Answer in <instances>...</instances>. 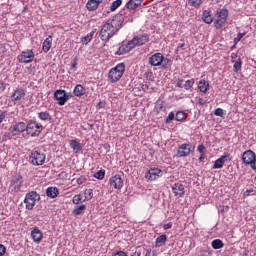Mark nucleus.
I'll use <instances>...</instances> for the list:
<instances>
[{
  "instance_id": "e433bc0d",
  "label": "nucleus",
  "mask_w": 256,
  "mask_h": 256,
  "mask_svg": "<svg viewBox=\"0 0 256 256\" xmlns=\"http://www.w3.org/2000/svg\"><path fill=\"white\" fill-rule=\"evenodd\" d=\"M93 35H95V30H93L90 34L82 38L83 45H87L91 41V39H93Z\"/></svg>"
},
{
  "instance_id": "37998d69",
  "label": "nucleus",
  "mask_w": 256,
  "mask_h": 256,
  "mask_svg": "<svg viewBox=\"0 0 256 256\" xmlns=\"http://www.w3.org/2000/svg\"><path fill=\"white\" fill-rule=\"evenodd\" d=\"M79 61V57H75L72 61V65L70 67V71H77V62Z\"/></svg>"
},
{
  "instance_id": "c9c22d12",
  "label": "nucleus",
  "mask_w": 256,
  "mask_h": 256,
  "mask_svg": "<svg viewBox=\"0 0 256 256\" xmlns=\"http://www.w3.org/2000/svg\"><path fill=\"white\" fill-rule=\"evenodd\" d=\"M184 119H187V114L183 111H178L175 115V120L184 121Z\"/></svg>"
},
{
  "instance_id": "4c0bfd02",
  "label": "nucleus",
  "mask_w": 256,
  "mask_h": 256,
  "mask_svg": "<svg viewBox=\"0 0 256 256\" xmlns=\"http://www.w3.org/2000/svg\"><path fill=\"white\" fill-rule=\"evenodd\" d=\"M15 135H17V133L14 131L5 132L2 141H7V139L11 140Z\"/></svg>"
},
{
  "instance_id": "6e6552de",
  "label": "nucleus",
  "mask_w": 256,
  "mask_h": 256,
  "mask_svg": "<svg viewBox=\"0 0 256 256\" xmlns=\"http://www.w3.org/2000/svg\"><path fill=\"white\" fill-rule=\"evenodd\" d=\"M242 161L245 165H250L252 169H256V156L253 150H247L242 154Z\"/></svg>"
},
{
  "instance_id": "20e7f679",
  "label": "nucleus",
  "mask_w": 256,
  "mask_h": 256,
  "mask_svg": "<svg viewBox=\"0 0 256 256\" xmlns=\"http://www.w3.org/2000/svg\"><path fill=\"white\" fill-rule=\"evenodd\" d=\"M217 19L214 21L215 29H221L225 23H227V17H229V11L227 9H217L216 10Z\"/></svg>"
},
{
  "instance_id": "dca6fc26",
  "label": "nucleus",
  "mask_w": 256,
  "mask_h": 256,
  "mask_svg": "<svg viewBox=\"0 0 256 256\" xmlns=\"http://www.w3.org/2000/svg\"><path fill=\"white\" fill-rule=\"evenodd\" d=\"M161 175H162L161 169L151 168L145 175V178L149 179L150 181H155V179H158V177H161Z\"/></svg>"
},
{
  "instance_id": "423d86ee",
  "label": "nucleus",
  "mask_w": 256,
  "mask_h": 256,
  "mask_svg": "<svg viewBox=\"0 0 256 256\" xmlns=\"http://www.w3.org/2000/svg\"><path fill=\"white\" fill-rule=\"evenodd\" d=\"M115 30L114 28L111 26V23L109 22V20L102 26L101 30H100V38L102 39V41H109V39H111V37H113L115 35Z\"/></svg>"
},
{
  "instance_id": "5fc2aeb1",
  "label": "nucleus",
  "mask_w": 256,
  "mask_h": 256,
  "mask_svg": "<svg viewBox=\"0 0 256 256\" xmlns=\"http://www.w3.org/2000/svg\"><path fill=\"white\" fill-rule=\"evenodd\" d=\"M7 89V84L3 81H0V91H5Z\"/></svg>"
},
{
  "instance_id": "f257e3e1",
  "label": "nucleus",
  "mask_w": 256,
  "mask_h": 256,
  "mask_svg": "<svg viewBox=\"0 0 256 256\" xmlns=\"http://www.w3.org/2000/svg\"><path fill=\"white\" fill-rule=\"evenodd\" d=\"M146 43H149V34L135 36L127 44H123L122 46H120L116 52V55H125V53H129V51H131L132 49H135L136 47H141Z\"/></svg>"
},
{
  "instance_id": "c03bdc74",
  "label": "nucleus",
  "mask_w": 256,
  "mask_h": 256,
  "mask_svg": "<svg viewBox=\"0 0 256 256\" xmlns=\"http://www.w3.org/2000/svg\"><path fill=\"white\" fill-rule=\"evenodd\" d=\"M243 37H245V32L238 33L237 37L234 38V46L233 47H235V45H237V43H239V41H241V39H243Z\"/></svg>"
},
{
  "instance_id": "338daca9",
  "label": "nucleus",
  "mask_w": 256,
  "mask_h": 256,
  "mask_svg": "<svg viewBox=\"0 0 256 256\" xmlns=\"http://www.w3.org/2000/svg\"><path fill=\"white\" fill-rule=\"evenodd\" d=\"M200 256H211V253H208V252H202Z\"/></svg>"
},
{
  "instance_id": "6e6d98bb",
  "label": "nucleus",
  "mask_w": 256,
  "mask_h": 256,
  "mask_svg": "<svg viewBox=\"0 0 256 256\" xmlns=\"http://www.w3.org/2000/svg\"><path fill=\"white\" fill-rule=\"evenodd\" d=\"M176 87H179L180 89H183V87H185V85H183V79L177 81Z\"/></svg>"
},
{
  "instance_id": "680f3d73",
  "label": "nucleus",
  "mask_w": 256,
  "mask_h": 256,
  "mask_svg": "<svg viewBox=\"0 0 256 256\" xmlns=\"http://www.w3.org/2000/svg\"><path fill=\"white\" fill-rule=\"evenodd\" d=\"M251 193H253V189L246 190V191L244 192V195H245V197H249V195H251Z\"/></svg>"
},
{
  "instance_id": "bb28decb",
  "label": "nucleus",
  "mask_w": 256,
  "mask_h": 256,
  "mask_svg": "<svg viewBox=\"0 0 256 256\" xmlns=\"http://www.w3.org/2000/svg\"><path fill=\"white\" fill-rule=\"evenodd\" d=\"M202 19L204 23H207V25H211V23H213V16L211 15V11L205 10L203 12Z\"/></svg>"
},
{
  "instance_id": "09e8293b",
  "label": "nucleus",
  "mask_w": 256,
  "mask_h": 256,
  "mask_svg": "<svg viewBox=\"0 0 256 256\" xmlns=\"http://www.w3.org/2000/svg\"><path fill=\"white\" fill-rule=\"evenodd\" d=\"M81 199H82L81 195H75V196L73 197V203H74V205H79V203H81Z\"/></svg>"
},
{
  "instance_id": "9b49d317",
  "label": "nucleus",
  "mask_w": 256,
  "mask_h": 256,
  "mask_svg": "<svg viewBox=\"0 0 256 256\" xmlns=\"http://www.w3.org/2000/svg\"><path fill=\"white\" fill-rule=\"evenodd\" d=\"M191 151H195V147L191 150V144H182L178 147L176 157H189L191 155Z\"/></svg>"
},
{
  "instance_id": "2f4dec72",
  "label": "nucleus",
  "mask_w": 256,
  "mask_h": 256,
  "mask_svg": "<svg viewBox=\"0 0 256 256\" xmlns=\"http://www.w3.org/2000/svg\"><path fill=\"white\" fill-rule=\"evenodd\" d=\"M171 65H173V61H171V59L165 58L163 56V61H162V64H161V68L162 69H169V67H171Z\"/></svg>"
},
{
  "instance_id": "b1692460",
  "label": "nucleus",
  "mask_w": 256,
  "mask_h": 256,
  "mask_svg": "<svg viewBox=\"0 0 256 256\" xmlns=\"http://www.w3.org/2000/svg\"><path fill=\"white\" fill-rule=\"evenodd\" d=\"M227 155L221 156L218 158L213 165V169H221L223 168V165H225V161H227Z\"/></svg>"
},
{
  "instance_id": "ea45409f",
  "label": "nucleus",
  "mask_w": 256,
  "mask_h": 256,
  "mask_svg": "<svg viewBox=\"0 0 256 256\" xmlns=\"http://www.w3.org/2000/svg\"><path fill=\"white\" fill-rule=\"evenodd\" d=\"M193 85H195V79L192 78L185 82L184 89H186V91H189V89H191L193 87Z\"/></svg>"
},
{
  "instance_id": "4468645a",
  "label": "nucleus",
  "mask_w": 256,
  "mask_h": 256,
  "mask_svg": "<svg viewBox=\"0 0 256 256\" xmlns=\"http://www.w3.org/2000/svg\"><path fill=\"white\" fill-rule=\"evenodd\" d=\"M163 63V55L161 53H155L149 58V65L152 67H159Z\"/></svg>"
},
{
  "instance_id": "f704fd0d",
  "label": "nucleus",
  "mask_w": 256,
  "mask_h": 256,
  "mask_svg": "<svg viewBox=\"0 0 256 256\" xmlns=\"http://www.w3.org/2000/svg\"><path fill=\"white\" fill-rule=\"evenodd\" d=\"M122 3L123 0H115L110 6V11H117V9L121 7Z\"/></svg>"
},
{
  "instance_id": "e2e57ef3",
  "label": "nucleus",
  "mask_w": 256,
  "mask_h": 256,
  "mask_svg": "<svg viewBox=\"0 0 256 256\" xmlns=\"http://www.w3.org/2000/svg\"><path fill=\"white\" fill-rule=\"evenodd\" d=\"M183 47H185V43H179L177 48H176V51L178 52L179 49H183Z\"/></svg>"
},
{
  "instance_id": "13d9d810",
  "label": "nucleus",
  "mask_w": 256,
  "mask_h": 256,
  "mask_svg": "<svg viewBox=\"0 0 256 256\" xmlns=\"http://www.w3.org/2000/svg\"><path fill=\"white\" fill-rule=\"evenodd\" d=\"M77 183H78V185H83V183H85V177L78 178Z\"/></svg>"
},
{
  "instance_id": "603ef678",
  "label": "nucleus",
  "mask_w": 256,
  "mask_h": 256,
  "mask_svg": "<svg viewBox=\"0 0 256 256\" xmlns=\"http://www.w3.org/2000/svg\"><path fill=\"white\" fill-rule=\"evenodd\" d=\"M146 78L148 79V81H154V79H155V77H153L152 72H147L146 73Z\"/></svg>"
},
{
  "instance_id": "a19ab883",
  "label": "nucleus",
  "mask_w": 256,
  "mask_h": 256,
  "mask_svg": "<svg viewBox=\"0 0 256 256\" xmlns=\"http://www.w3.org/2000/svg\"><path fill=\"white\" fill-rule=\"evenodd\" d=\"M214 115L216 117H225L226 113L225 110H223L222 108H217L216 110H214Z\"/></svg>"
},
{
  "instance_id": "ddd939ff",
  "label": "nucleus",
  "mask_w": 256,
  "mask_h": 256,
  "mask_svg": "<svg viewBox=\"0 0 256 256\" xmlns=\"http://www.w3.org/2000/svg\"><path fill=\"white\" fill-rule=\"evenodd\" d=\"M66 91L58 89L54 92V99L58 101V105L63 106L67 103V97L65 96Z\"/></svg>"
},
{
  "instance_id": "a878e982",
  "label": "nucleus",
  "mask_w": 256,
  "mask_h": 256,
  "mask_svg": "<svg viewBox=\"0 0 256 256\" xmlns=\"http://www.w3.org/2000/svg\"><path fill=\"white\" fill-rule=\"evenodd\" d=\"M38 119H40V121H44L45 123L47 121H53V117H51V114L47 111L39 112L38 113Z\"/></svg>"
},
{
  "instance_id": "79ce46f5",
  "label": "nucleus",
  "mask_w": 256,
  "mask_h": 256,
  "mask_svg": "<svg viewBox=\"0 0 256 256\" xmlns=\"http://www.w3.org/2000/svg\"><path fill=\"white\" fill-rule=\"evenodd\" d=\"M85 199H93V189H86L84 192Z\"/></svg>"
},
{
  "instance_id": "4d7b16f0",
  "label": "nucleus",
  "mask_w": 256,
  "mask_h": 256,
  "mask_svg": "<svg viewBox=\"0 0 256 256\" xmlns=\"http://www.w3.org/2000/svg\"><path fill=\"white\" fill-rule=\"evenodd\" d=\"M171 227H173V223L169 222L163 226V229L167 231V229H171Z\"/></svg>"
},
{
  "instance_id": "c85d7f7f",
  "label": "nucleus",
  "mask_w": 256,
  "mask_h": 256,
  "mask_svg": "<svg viewBox=\"0 0 256 256\" xmlns=\"http://www.w3.org/2000/svg\"><path fill=\"white\" fill-rule=\"evenodd\" d=\"M70 147H71V149H73V151H76V152L83 151V145H81V143L77 142V140H71Z\"/></svg>"
},
{
  "instance_id": "f03ea898",
  "label": "nucleus",
  "mask_w": 256,
  "mask_h": 256,
  "mask_svg": "<svg viewBox=\"0 0 256 256\" xmlns=\"http://www.w3.org/2000/svg\"><path fill=\"white\" fill-rule=\"evenodd\" d=\"M123 73H125V64H117L108 73L110 83H117V81L123 77Z\"/></svg>"
},
{
  "instance_id": "2eb2a0df",
  "label": "nucleus",
  "mask_w": 256,
  "mask_h": 256,
  "mask_svg": "<svg viewBox=\"0 0 256 256\" xmlns=\"http://www.w3.org/2000/svg\"><path fill=\"white\" fill-rule=\"evenodd\" d=\"M9 131H14L16 135L25 133L27 131V124L25 122H18L9 128Z\"/></svg>"
},
{
  "instance_id": "774afa93",
  "label": "nucleus",
  "mask_w": 256,
  "mask_h": 256,
  "mask_svg": "<svg viewBox=\"0 0 256 256\" xmlns=\"http://www.w3.org/2000/svg\"><path fill=\"white\" fill-rule=\"evenodd\" d=\"M145 256H151V249L146 250Z\"/></svg>"
},
{
  "instance_id": "0e129e2a",
  "label": "nucleus",
  "mask_w": 256,
  "mask_h": 256,
  "mask_svg": "<svg viewBox=\"0 0 256 256\" xmlns=\"http://www.w3.org/2000/svg\"><path fill=\"white\" fill-rule=\"evenodd\" d=\"M198 105H205V100L203 98H198Z\"/></svg>"
},
{
  "instance_id": "7ed1b4c3",
  "label": "nucleus",
  "mask_w": 256,
  "mask_h": 256,
  "mask_svg": "<svg viewBox=\"0 0 256 256\" xmlns=\"http://www.w3.org/2000/svg\"><path fill=\"white\" fill-rule=\"evenodd\" d=\"M37 201H41V195L37 191H30L26 194L24 198V203L26 204V209L28 211H33Z\"/></svg>"
},
{
  "instance_id": "5701e85b",
  "label": "nucleus",
  "mask_w": 256,
  "mask_h": 256,
  "mask_svg": "<svg viewBox=\"0 0 256 256\" xmlns=\"http://www.w3.org/2000/svg\"><path fill=\"white\" fill-rule=\"evenodd\" d=\"M53 36H49L48 38H46L43 42V46H42V50L44 51V53H49V49H51V45H53Z\"/></svg>"
},
{
  "instance_id": "864d4df0",
  "label": "nucleus",
  "mask_w": 256,
  "mask_h": 256,
  "mask_svg": "<svg viewBox=\"0 0 256 256\" xmlns=\"http://www.w3.org/2000/svg\"><path fill=\"white\" fill-rule=\"evenodd\" d=\"M197 151H198L199 153L203 154L204 151H205V145L200 144V145L197 147Z\"/></svg>"
},
{
  "instance_id": "9d476101",
  "label": "nucleus",
  "mask_w": 256,
  "mask_h": 256,
  "mask_svg": "<svg viewBox=\"0 0 256 256\" xmlns=\"http://www.w3.org/2000/svg\"><path fill=\"white\" fill-rule=\"evenodd\" d=\"M35 59V52L31 49H27L26 51H22L20 55H18L19 63H33Z\"/></svg>"
},
{
  "instance_id": "7c9ffc66",
  "label": "nucleus",
  "mask_w": 256,
  "mask_h": 256,
  "mask_svg": "<svg viewBox=\"0 0 256 256\" xmlns=\"http://www.w3.org/2000/svg\"><path fill=\"white\" fill-rule=\"evenodd\" d=\"M167 241V235L163 234L156 239L155 247H161Z\"/></svg>"
},
{
  "instance_id": "1a4fd4ad",
  "label": "nucleus",
  "mask_w": 256,
  "mask_h": 256,
  "mask_svg": "<svg viewBox=\"0 0 256 256\" xmlns=\"http://www.w3.org/2000/svg\"><path fill=\"white\" fill-rule=\"evenodd\" d=\"M129 19H126L123 17V14H116L111 21H109L110 25L112 26V29L119 31L121 27L123 26V23H127Z\"/></svg>"
},
{
  "instance_id": "aec40b11",
  "label": "nucleus",
  "mask_w": 256,
  "mask_h": 256,
  "mask_svg": "<svg viewBox=\"0 0 256 256\" xmlns=\"http://www.w3.org/2000/svg\"><path fill=\"white\" fill-rule=\"evenodd\" d=\"M85 93H87V89L81 84L76 85L73 90V95H75V97H83Z\"/></svg>"
},
{
  "instance_id": "c756f323",
  "label": "nucleus",
  "mask_w": 256,
  "mask_h": 256,
  "mask_svg": "<svg viewBox=\"0 0 256 256\" xmlns=\"http://www.w3.org/2000/svg\"><path fill=\"white\" fill-rule=\"evenodd\" d=\"M88 11H95L97 9V0H89L86 4Z\"/></svg>"
},
{
  "instance_id": "4be33fe9",
  "label": "nucleus",
  "mask_w": 256,
  "mask_h": 256,
  "mask_svg": "<svg viewBox=\"0 0 256 256\" xmlns=\"http://www.w3.org/2000/svg\"><path fill=\"white\" fill-rule=\"evenodd\" d=\"M47 197L50 199H55L59 195V188L58 187H48L46 190Z\"/></svg>"
},
{
  "instance_id": "8fccbe9b",
  "label": "nucleus",
  "mask_w": 256,
  "mask_h": 256,
  "mask_svg": "<svg viewBox=\"0 0 256 256\" xmlns=\"http://www.w3.org/2000/svg\"><path fill=\"white\" fill-rule=\"evenodd\" d=\"M5 253H7V247H5L3 244H0V256L5 255Z\"/></svg>"
},
{
  "instance_id": "69168bd1",
  "label": "nucleus",
  "mask_w": 256,
  "mask_h": 256,
  "mask_svg": "<svg viewBox=\"0 0 256 256\" xmlns=\"http://www.w3.org/2000/svg\"><path fill=\"white\" fill-rule=\"evenodd\" d=\"M98 107H100V109H103V107H105V102L103 101L99 102Z\"/></svg>"
},
{
  "instance_id": "de8ad7c7",
  "label": "nucleus",
  "mask_w": 256,
  "mask_h": 256,
  "mask_svg": "<svg viewBox=\"0 0 256 256\" xmlns=\"http://www.w3.org/2000/svg\"><path fill=\"white\" fill-rule=\"evenodd\" d=\"M173 119H175V113L174 112H170L169 115L167 116L165 123H170L173 121Z\"/></svg>"
},
{
  "instance_id": "412c9836",
  "label": "nucleus",
  "mask_w": 256,
  "mask_h": 256,
  "mask_svg": "<svg viewBox=\"0 0 256 256\" xmlns=\"http://www.w3.org/2000/svg\"><path fill=\"white\" fill-rule=\"evenodd\" d=\"M142 3H143V0H129L126 3L125 7L126 9L133 10V9H137V7H140Z\"/></svg>"
},
{
  "instance_id": "6ab92c4d",
  "label": "nucleus",
  "mask_w": 256,
  "mask_h": 256,
  "mask_svg": "<svg viewBox=\"0 0 256 256\" xmlns=\"http://www.w3.org/2000/svg\"><path fill=\"white\" fill-rule=\"evenodd\" d=\"M31 238L33 239L34 243H41V240L43 239V232L38 227H35L31 231Z\"/></svg>"
},
{
  "instance_id": "49530a36",
  "label": "nucleus",
  "mask_w": 256,
  "mask_h": 256,
  "mask_svg": "<svg viewBox=\"0 0 256 256\" xmlns=\"http://www.w3.org/2000/svg\"><path fill=\"white\" fill-rule=\"evenodd\" d=\"M189 5H191V7H199L201 0H189Z\"/></svg>"
},
{
  "instance_id": "473e14b6",
  "label": "nucleus",
  "mask_w": 256,
  "mask_h": 256,
  "mask_svg": "<svg viewBox=\"0 0 256 256\" xmlns=\"http://www.w3.org/2000/svg\"><path fill=\"white\" fill-rule=\"evenodd\" d=\"M211 245L214 249H223L224 246L223 241L221 239L213 240Z\"/></svg>"
},
{
  "instance_id": "a18cd8bd",
  "label": "nucleus",
  "mask_w": 256,
  "mask_h": 256,
  "mask_svg": "<svg viewBox=\"0 0 256 256\" xmlns=\"http://www.w3.org/2000/svg\"><path fill=\"white\" fill-rule=\"evenodd\" d=\"M97 179L99 181L105 179V169H101L97 172Z\"/></svg>"
},
{
  "instance_id": "f3484780",
  "label": "nucleus",
  "mask_w": 256,
  "mask_h": 256,
  "mask_svg": "<svg viewBox=\"0 0 256 256\" xmlns=\"http://www.w3.org/2000/svg\"><path fill=\"white\" fill-rule=\"evenodd\" d=\"M110 185L114 187V189H121L123 187V178L121 175L116 174L115 176L110 178Z\"/></svg>"
},
{
  "instance_id": "a211bd4d",
  "label": "nucleus",
  "mask_w": 256,
  "mask_h": 256,
  "mask_svg": "<svg viewBox=\"0 0 256 256\" xmlns=\"http://www.w3.org/2000/svg\"><path fill=\"white\" fill-rule=\"evenodd\" d=\"M172 191L176 197L177 196L183 197L185 195V186L177 182L172 186Z\"/></svg>"
},
{
  "instance_id": "0eeeda50",
  "label": "nucleus",
  "mask_w": 256,
  "mask_h": 256,
  "mask_svg": "<svg viewBox=\"0 0 256 256\" xmlns=\"http://www.w3.org/2000/svg\"><path fill=\"white\" fill-rule=\"evenodd\" d=\"M46 156L44 153H41L40 151H32L29 156V163L34 166L43 165L45 163Z\"/></svg>"
},
{
  "instance_id": "58836bf2",
  "label": "nucleus",
  "mask_w": 256,
  "mask_h": 256,
  "mask_svg": "<svg viewBox=\"0 0 256 256\" xmlns=\"http://www.w3.org/2000/svg\"><path fill=\"white\" fill-rule=\"evenodd\" d=\"M83 211H85V205H80V206H76V208H74L73 210V214L74 215H81L83 213Z\"/></svg>"
},
{
  "instance_id": "3c124183",
  "label": "nucleus",
  "mask_w": 256,
  "mask_h": 256,
  "mask_svg": "<svg viewBox=\"0 0 256 256\" xmlns=\"http://www.w3.org/2000/svg\"><path fill=\"white\" fill-rule=\"evenodd\" d=\"M142 249H143V248H141V247H137L136 250H135V252H133V253L131 254V256H141V251H142Z\"/></svg>"
},
{
  "instance_id": "f8f14e48",
  "label": "nucleus",
  "mask_w": 256,
  "mask_h": 256,
  "mask_svg": "<svg viewBox=\"0 0 256 256\" xmlns=\"http://www.w3.org/2000/svg\"><path fill=\"white\" fill-rule=\"evenodd\" d=\"M10 185L11 187H14V190L21 191V186L23 185V176L19 173L13 175Z\"/></svg>"
},
{
  "instance_id": "052dcab7",
  "label": "nucleus",
  "mask_w": 256,
  "mask_h": 256,
  "mask_svg": "<svg viewBox=\"0 0 256 256\" xmlns=\"http://www.w3.org/2000/svg\"><path fill=\"white\" fill-rule=\"evenodd\" d=\"M114 256H127V254L123 251H118L114 254Z\"/></svg>"
},
{
  "instance_id": "72a5a7b5",
  "label": "nucleus",
  "mask_w": 256,
  "mask_h": 256,
  "mask_svg": "<svg viewBox=\"0 0 256 256\" xmlns=\"http://www.w3.org/2000/svg\"><path fill=\"white\" fill-rule=\"evenodd\" d=\"M242 63L243 62L241 61V58H238L237 61L234 62V65H233L234 73H239V71H241Z\"/></svg>"
},
{
  "instance_id": "cd10ccee",
  "label": "nucleus",
  "mask_w": 256,
  "mask_h": 256,
  "mask_svg": "<svg viewBox=\"0 0 256 256\" xmlns=\"http://www.w3.org/2000/svg\"><path fill=\"white\" fill-rule=\"evenodd\" d=\"M198 89L201 93H207L209 91V82L206 80H200L198 84Z\"/></svg>"
},
{
  "instance_id": "393cba45",
  "label": "nucleus",
  "mask_w": 256,
  "mask_h": 256,
  "mask_svg": "<svg viewBox=\"0 0 256 256\" xmlns=\"http://www.w3.org/2000/svg\"><path fill=\"white\" fill-rule=\"evenodd\" d=\"M25 97V90L18 89L12 94V101H21Z\"/></svg>"
},
{
  "instance_id": "bf43d9fd",
  "label": "nucleus",
  "mask_w": 256,
  "mask_h": 256,
  "mask_svg": "<svg viewBox=\"0 0 256 256\" xmlns=\"http://www.w3.org/2000/svg\"><path fill=\"white\" fill-rule=\"evenodd\" d=\"M65 97H66V102H67L73 97V94L65 92Z\"/></svg>"
},
{
  "instance_id": "39448f33",
  "label": "nucleus",
  "mask_w": 256,
  "mask_h": 256,
  "mask_svg": "<svg viewBox=\"0 0 256 256\" xmlns=\"http://www.w3.org/2000/svg\"><path fill=\"white\" fill-rule=\"evenodd\" d=\"M41 131H43V125L33 120L28 121V124H26L27 135H31V137H39Z\"/></svg>"
}]
</instances>
